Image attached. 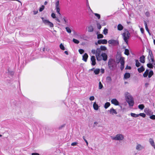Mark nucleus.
I'll list each match as a JSON object with an SVG mask.
<instances>
[{"instance_id":"f03ea898","label":"nucleus","mask_w":155,"mask_h":155,"mask_svg":"<svg viewBox=\"0 0 155 155\" xmlns=\"http://www.w3.org/2000/svg\"><path fill=\"white\" fill-rule=\"evenodd\" d=\"M107 64L109 68L111 71L114 70L117 68V64L114 59H110L108 60Z\"/></svg>"},{"instance_id":"0e129e2a","label":"nucleus","mask_w":155,"mask_h":155,"mask_svg":"<svg viewBox=\"0 0 155 155\" xmlns=\"http://www.w3.org/2000/svg\"><path fill=\"white\" fill-rule=\"evenodd\" d=\"M104 71H105V70H104V69H102V68L101 69V73L103 74V73H104Z\"/></svg>"},{"instance_id":"bb28decb","label":"nucleus","mask_w":155,"mask_h":155,"mask_svg":"<svg viewBox=\"0 0 155 155\" xmlns=\"http://www.w3.org/2000/svg\"><path fill=\"white\" fill-rule=\"evenodd\" d=\"M144 25L145 26V29H146V31L148 32H149V29L147 27V23L146 22V21H144Z\"/></svg>"},{"instance_id":"4c0bfd02","label":"nucleus","mask_w":155,"mask_h":155,"mask_svg":"<svg viewBox=\"0 0 155 155\" xmlns=\"http://www.w3.org/2000/svg\"><path fill=\"white\" fill-rule=\"evenodd\" d=\"M65 29L67 31L68 33H71V29L68 27L65 28Z\"/></svg>"},{"instance_id":"f257e3e1","label":"nucleus","mask_w":155,"mask_h":155,"mask_svg":"<svg viewBox=\"0 0 155 155\" xmlns=\"http://www.w3.org/2000/svg\"><path fill=\"white\" fill-rule=\"evenodd\" d=\"M125 97L129 105L130 106H133L134 104V102L133 98L130 94L127 92H126L125 93Z\"/></svg>"},{"instance_id":"f3484780","label":"nucleus","mask_w":155,"mask_h":155,"mask_svg":"<svg viewBox=\"0 0 155 155\" xmlns=\"http://www.w3.org/2000/svg\"><path fill=\"white\" fill-rule=\"evenodd\" d=\"M144 148V147L140 144H137L136 147V150H140Z\"/></svg>"},{"instance_id":"5701e85b","label":"nucleus","mask_w":155,"mask_h":155,"mask_svg":"<svg viewBox=\"0 0 155 155\" xmlns=\"http://www.w3.org/2000/svg\"><path fill=\"white\" fill-rule=\"evenodd\" d=\"M130 74L129 73H126L124 74V78L127 79L130 78Z\"/></svg>"},{"instance_id":"dca6fc26","label":"nucleus","mask_w":155,"mask_h":155,"mask_svg":"<svg viewBox=\"0 0 155 155\" xmlns=\"http://www.w3.org/2000/svg\"><path fill=\"white\" fill-rule=\"evenodd\" d=\"M144 112L148 115H150L152 114L153 113L148 108H145L144 110Z\"/></svg>"},{"instance_id":"cd10ccee","label":"nucleus","mask_w":155,"mask_h":155,"mask_svg":"<svg viewBox=\"0 0 155 155\" xmlns=\"http://www.w3.org/2000/svg\"><path fill=\"white\" fill-rule=\"evenodd\" d=\"M153 71L152 70L150 71L149 72L148 77L149 78H150L151 77V76L153 75Z\"/></svg>"},{"instance_id":"2f4dec72","label":"nucleus","mask_w":155,"mask_h":155,"mask_svg":"<svg viewBox=\"0 0 155 155\" xmlns=\"http://www.w3.org/2000/svg\"><path fill=\"white\" fill-rule=\"evenodd\" d=\"M136 62V66L137 67H138L140 65V64L139 62L137 60H135Z\"/></svg>"},{"instance_id":"4468645a","label":"nucleus","mask_w":155,"mask_h":155,"mask_svg":"<svg viewBox=\"0 0 155 155\" xmlns=\"http://www.w3.org/2000/svg\"><path fill=\"white\" fill-rule=\"evenodd\" d=\"M101 55V58H103L102 59L104 61H106L107 60V56L105 53H102Z\"/></svg>"},{"instance_id":"39448f33","label":"nucleus","mask_w":155,"mask_h":155,"mask_svg":"<svg viewBox=\"0 0 155 155\" xmlns=\"http://www.w3.org/2000/svg\"><path fill=\"white\" fill-rule=\"evenodd\" d=\"M101 51L99 48H97L96 50V56L97 59L98 61H101L102 60V58L101 55Z\"/></svg>"},{"instance_id":"37998d69","label":"nucleus","mask_w":155,"mask_h":155,"mask_svg":"<svg viewBox=\"0 0 155 155\" xmlns=\"http://www.w3.org/2000/svg\"><path fill=\"white\" fill-rule=\"evenodd\" d=\"M139 116H140L143 117H146V114L144 113H141L138 114Z\"/></svg>"},{"instance_id":"a211bd4d","label":"nucleus","mask_w":155,"mask_h":155,"mask_svg":"<svg viewBox=\"0 0 155 155\" xmlns=\"http://www.w3.org/2000/svg\"><path fill=\"white\" fill-rule=\"evenodd\" d=\"M88 57V55L87 54L85 53L83 56L82 60L85 62L87 61V60Z\"/></svg>"},{"instance_id":"a19ab883","label":"nucleus","mask_w":155,"mask_h":155,"mask_svg":"<svg viewBox=\"0 0 155 155\" xmlns=\"http://www.w3.org/2000/svg\"><path fill=\"white\" fill-rule=\"evenodd\" d=\"M103 87V86L101 81H100L99 83V89H101Z\"/></svg>"},{"instance_id":"412c9836","label":"nucleus","mask_w":155,"mask_h":155,"mask_svg":"<svg viewBox=\"0 0 155 155\" xmlns=\"http://www.w3.org/2000/svg\"><path fill=\"white\" fill-rule=\"evenodd\" d=\"M93 107L94 110H97L98 109L99 107L98 106V105L95 102L93 104Z\"/></svg>"},{"instance_id":"423d86ee","label":"nucleus","mask_w":155,"mask_h":155,"mask_svg":"<svg viewBox=\"0 0 155 155\" xmlns=\"http://www.w3.org/2000/svg\"><path fill=\"white\" fill-rule=\"evenodd\" d=\"M41 18L44 23L46 25H47L50 27H53L54 26L53 24L49 21L48 20L45 19L43 17H41Z\"/></svg>"},{"instance_id":"f8f14e48","label":"nucleus","mask_w":155,"mask_h":155,"mask_svg":"<svg viewBox=\"0 0 155 155\" xmlns=\"http://www.w3.org/2000/svg\"><path fill=\"white\" fill-rule=\"evenodd\" d=\"M91 64L92 65H94L96 64V59L94 56H91Z\"/></svg>"},{"instance_id":"6e6d98bb","label":"nucleus","mask_w":155,"mask_h":155,"mask_svg":"<svg viewBox=\"0 0 155 155\" xmlns=\"http://www.w3.org/2000/svg\"><path fill=\"white\" fill-rule=\"evenodd\" d=\"M94 99V96H91L90 97L89 99L90 101H93Z\"/></svg>"},{"instance_id":"6ab92c4d","label":"nucleus","mask_w":155,"mask_h":155,"mask_svg":"<svg viewBox=\"0 0 155 155\" xmlns=\"http://www.w3.org/2000/svg\"><path fill=\"white\" fill-rule=\"evenodd\" d=\"M140 61L143 63H144L145 62V57L144 55H142L140 58Z\"/></svg>"},{"instance_id":"f704fd0d","label":"nucleus","mask_w":155,"mask_h":155,"mask_svg":"<svg viewBox=\"0 0 155 155\" xmlns=\"http://www.w3.org/2000/svg\"><path fill=\"white\" fill-rule=\"evenodd\" d=\"M99 48L100 49L101 51H105L107 49V48L103 46H101L100 47V48Z\"/></svg>"},{"instance_id":"9d476101","label":"nucleus","mask_w":155,"mask_h":155,"mask_svg":"<svg viewBox=\"0 0 155 155\" xmlns=\"http://www.w3.org/2000/svg\"><path fill=\"white\" fill-rule=\"evenodd\" d=\"M148 57L149 60H150V59L151 60V62H153L154 61L153 55V54L152 51L150 50L149 51V56Z\"/></svg>"},{"instance_id":"ea45409f","label":"nucleus","mask_w":155,"mask_h":155,"mask_svg":"<svg viewBox=\"0 0 155 155\" xmlns=\"http://www.w3.org/2000/svg\"><path fill=\"white\" fill-rule=\"evenodd\" d=\"M147 66L148 67L150 68H153V64H151V63L148 64H147Z\"/></svg>"},{"instance_id":"338daca9","label":"nucleus","mask_w":155,"mask_h":155,"mask_svg":"<svg viewBox=\"0 0 155 155\" xmlns=\"http://www.w3.org/2000/svg\"><path fill=\"white\" fill-rule=\"evenodd\" d=\"M31 155H40L38 153H32L31 154Z\"/></svg>"},{"instance_id":"49530a36","label":"nucleus","mask_w":155,"mask_h":155,"mask_svg":"<svg viewBox=\"0 0 155 155\" xmlns=\"http://www.w3.org/2000/svg\"><path fill=\"white\" fill-rule=\"evenodd\" d=\"M94 15L96 16L98 18V19H100V15L99 14L97 13H94Z\"/></svg>"},{"instance_id":"2eb2a0df","label":"nucleus","mask_w":155,"mask_h":155,"mask_svg":"<svg viewBox=\"0 0 155 155\" xmlns=\"http://www.w3.org/2000/svg\"><path fill=\"white\" fill-rule=\"evenodd\" d=\"M108 111H109L110 113L112 114H117V112L116 110L113 108H112L110 110H108Z\"/></svg>"},{"instance_id":"13d9d810","label":"nucleus","mask_w":155,"mask_h":155,"mask_svg":"<svg viewBox=\"0 0 155 155\" xmlns=\"http://www.w3.org/2000/svg\"><path fill=\"white\" fill-rule=\"evenodd\" d=\"M91 52L93 54H96V51L95 50L93 49L91 51Z\"/></svg>"},{"instance_id":"473e14b6","label":"nucleus","mask_w":155,"mask_h":155,"mask_svg":"<svg viewBox=\"0 0 155 155\" xmlns=\"http://www.w3.org/2000/svg\"><path fill=\"white\" fill-rule=\"evenodd\" d=\"M97 38L98 39L101 38H103V35L101 34H98V32H97Z\"/></svg>"},{"instance_id":"c9c22d12","label":"nucleus","mask_w":155,"mask_h":155,"mask_svg":"<svg viewBox=\"0 0 155 155\" xmlns=\"http://www.w3.org/2000/svg\"><path fill=\"white\" fill-rule=\"evenodd\" d=\"M73 41L76 44H78L80 42L79 41L73 38Z\"/></svg>"},{"instance_id":"a878e982","label":"nucleus","mask_w":155,"mask_h":155,"mask_svg":"<svg viewBox=\"0 0 155 155\" xmlns=\"http://www.w3.org/2000/svg\"><path fill=\"white\" fill-rule=\"evenodd\" d=\"M149 73V70L148 69H147L144 72V74H143V76L144 77H146Z\"/></svg>"},{"instance_id":"9b49d317","label":"nucleus","mask_w":155,"mask_h":155,"mask_svg":"<svg viewBox=\"0 0 155 155\" xmlns=\"http://www.w3.org/2000/svg\"><path fill=\"white\" fill-rule=\"evenodd\" d=\"M97 43L99 44H106L107 43V41L106 39H100L98 41Z\"/></svg>"},{"instance_id":"69168bd1","label":"nucleus","mask_w":155,"mask_h":155,"mask_svg":"<svg viewBox=\"0 0 155 155\" xmlns=\"http://www.w3.org/2000/svg\"><path fill=\"white\" fill-rule=\"evenodd\" d=\"M55 18V20L56 21H57L58 22H60V20L57 17H56V18Z\"/></svg>"},{"instance_id":"09e8293b","label":"nucleus","mask_w":155,"mask_h":155,"mask_svg":"<svg viewBox=\"0 0 155 155\" xmlns=\"http://www.w3.org/2000/svg\"><path fill=\"white\" fill-rule=\"evenodd\" d=\"M44 8L45 6L44 5H42L41 7L40 8H39V11L40 12H42L44 10Z\"/></svg>"},{"instance_id":"0eeeda50","label":"nucleus","mask_w":155,"mask_h":155,"mask_svg":"<svg viewBox=\"0 0 155 155\" xmlns=\"http://www.w3.org/2000/svg\"><path fill=\"white\" fill-rule=\"evenodd\" d=\"M119 62L121 64L120 69L121 70H123L124 68V58L123 57H120V58L119 61H118L117 62V63Z\"/></svg>"},{"instance_id":"5fc2aeb1","label":"nucleus","mask_w":155,"mask_h":155,"mask_svg":"<svg viewBox=\"0 0 155 155\" xmlns=\"http://www.w3.org/2000/svg\"><path fill=\"white\" fill-rule=\"evenodd\" d=\"M51 16L53 18H55L56 17L55 14L54 13H52L51 14Z\"/></svg>"},{"instance_id":"c85d7f7f","label":"nucleus","mask_w":155,"mask_h":155,"mask_svg":"<svg viewBox=\"0 0 155 155\" xmlns=\"http://www.w3.org/2000/svg\"><path fill=\"white\" fill-rule=\"evenodd\" d=\"M110 105V104L109 102H106L104 105V107L105 109H107Z\"/></svg>"},{"instance_id":"e433bc0d","label":"nucleus","mask_w":155,"mask_h":155,"mask_svg":"<svg viewBox=\"0 0 155 155\" xmlns=\"http://www.w3.org/2000/svg\"><path fill=\"white\" fill-rule=\"evenodd\" d=\"M124 54L127 55H129V50L127 49H126L125 50Z\"/></svg>"},{"instance_id":"72a5a7b5","label":"nucleus","mask_w":155,"mask_h":155,"mask_svg":"<svg viewBox=\"0 0 155 155\" xmlns=\"http://www.w3.org/2000/svg\"><path fill=\"white\" fill-rule=\"evenodd\" d=\"M138 107L141 110H142L144 107V106L143 104H141L138 105Z\"/></svg>"},{"instance_id":"603ef678","label":"nucleus","mask_w":155,"mask_h":155,"mask_svg":"<svg viewBox=\"0 0 155 155\" xmlns=\"http://www.w3.org/2000/svg\"><path fill=\"white\" fill-rule=\"evenodd\" d=\"M97 28L99 29H101V25L99 23H97Z\"/></svg>"},{"instance_id":"58836bf2","label":"nucleus","mask_w":155,"mask_h":155,"mask_svg":"<svg viewBox=\"0 0 155 155\" xmlns=\"http://www.w3.org/2000/svg\"><path fill=\"white\" fill-rule=\"evenodd\" d=\"M103 33L105 35H106L108 33V29L105 28L103 30Z\"/></svg>"},{"instance_id":"20e7f679","label":"nucleus","mask_w":155,"mask_h":155,"mask_svg":"<svg viewBox=\"0 0 155 155\" xmlns=\"http://www.w3.org/2000/svg\"><path fill=\"white\" fill-rule=\"evenodd\" d=\"M111 138L113 140L121 141L124 139V137L123 135L119 134H117L115 137H111Z\"/></svg>"},{"instance_id":"a18cd8bd","label":"nucleus","mask_w":155,"mask_h":155,"mask_svg":"<svg viewBox=\"0 0 155 155\" xmlns=\"http://www.w3.org/2000/svg\"><path fill=\"white\" fill-rule=\"evenodd\" d=\"M106 80L107 81H111L112 79L110 77L108 76L106 78Z\"/></svg>"},{"instance_id":"4be33fe9","label":"nucleus","mask_w":155,"mask_h":155,"mask_svg":"<svg viewBox=\"0 0 155 155\" xmlns=\"http://www.w3.org/2000/svg\"><path fill=\"white\" fill-rule=\"evenodd\" d=\"M149 141L150 143L151 144L152 146L154 148H155L154 143L153 139L152 138H150L149 140Z\"/></svg>"},{"instance_id":"3c124183","label":"nucleus","mask_w":155,"mask_h":155,"mask_svg":"<svg viewBox=\"0 0 155 155\" xmlns=\"http://www.w3.org/2000/svg\"><path fill=\"white\" fill-rule=\"evenodd\" d=\"M63 19L64 20V22H65V23H68V19H67L66 18V17H63Z\"/></svg>"},{"instance_id":"ddd939ff","label":"nucleus","mask_w":155,"mask_h":155,"mask_svg":"<svg viewBox=\"0 0 155 155\" xmlns=\"http://www.w3.org/2000/svg\"><path fill=\"white\" fill-rule=\"evenodd\" d=\"M112 104L115 105H118L119 104V103L117 100L116 99H113L111 101Z\"/></svg>"},{"instance_id":"393cba45","label":"nucleus","mask_w":155,"mask_h":155,"mask_svg":"<svg viewBox=\"0 0 155 155\" xmlns=\"http://www.w3.org/2000/svg\"><path fill=\"white\" fill-rule=\"evenodd\" d=\"M117 29L119 31L122 30L124 28L123 26L120 24H119L117 25Z\"/></svg>"},{"instance_id":"8fccbe9b","label":"nucleus","mask_w":155,"mask_h":155,"mask_svg":"<svg viewBox=\"0 0 155 155\" xmlns=\"http://www.w3.org/2000/svg\"><path fill=\"white\" fill-rule=\"evenodd\" d=\"M79 52L80 54H82L84 53V51L82 49H80L79 50Z\"/></svg>"},{"instance_id":"7c9ffc66","label":"nucleus","mask_w":155,"mask_h":155,"mask_svg":"<svg viewBox=\"0 0 155 155\" xmlns=\"http://www.w3.org/2000/svg\"><path fill=\"white\" fill-rule=\"evenodd\" d=\"M130 115L132 117H139L138 114H136L132 113H130Z\"/></svg>"},{"instance_id":"aec40b11","label":"nucleus","mask_w":155,"mask_h":155,"mask_svg":"<svg viewBox=\"0 0 155 155\" xmlns=\"http://www.w3.org/2000/svg\"><path fill=\"white\" fill-rule=\"evenodd\" d=\"M88 31L89 32H92L94 31V28L93 26L90 25L88 26Z\"/></svg>"},{"instance_id":"7ed1b4c3","label":"nucleus","mask_w":155,"mask_h":155,"mask_svg":"<svg viewBox=\"0 0 155 155\" xmlns=\"http://www.w3.org/2000/svg\"><path fill=\"white\" fill-rule=\"evenodd\" d=\"M122 35L124 40L126 43L128 44V39H129L130 37V34L128 31H127L125 32H124L122 34Z\"/></svg>"},{"instance_id":"c03bdc74","label":"nucleus","mask_w":155,"mask_h":155,"mask_svg":"<svg viewBox=\"0 0 155 155\" xmlns=\"http://www.w3.org/2000/svg\"><path fill=\"white\" fill-rule=\"evenodd\" d=\"M60 47L62 50H65V48L64 45L61 43L60 45Z\"/></svg>"},{"instance_id":"e2e57ef3","label":"nucleus","mask_w":155,"mask_h":155,"mask_svg":"<svg viewBox=\"0 0 155 155\" xmlns=\"http://www.w3.org/2000/svg\"><path fill=\"white\" fill-rule=\"evenodd\" d=\"M131 67L130 66H127L125 68V69H131Z\"/></svg>"},{"instance_id":"79ce46f5","label":"nucleus","mask_w":155,"mask_h":155,"mask_svg":"<svg viewBox=\"0 0 155 155\" xmlns=\"http://www.w3.org/2000/svg\"><path fill=\"white\" fill-rule=\"evenodd\" d=\"M8 73H9V74L11 76L13 75L14 74V72L13 71H10V70H8Z\"/></svg>"},{"instance_id":"6e6552de","label":"nucleus","mask_w":155,"mask_h":155,"mask_svg":"<svg viewBox=\"0 0 155 155\" xmlns=\"http://www.w3.org/2000/svg\"><path fill=\"white\" fill-rule=\"evenodd\" d=\"M109 44H111L114 46L117 45L119 44V41L117 40L111 39L108 41Z\"/></svg>"},{"instance_id":"bf43d9fd","label":"nucleus","mask_w":155,"mask_h":155,"mask_svg":"<svg viewBox=\"0 0 155 155\" xmlns=\"http://www.w3.org/2000/svg\"><path fill=\"white\" fill-rule=\"evenodd\" d=\"M83 139L84 140V141L86 143L87 145L88 144V142L87 141V140L84 137V136L83 137Z\"/></svg>"},{"instance_id":"774afa93","label":"nucleus","mask_w":155,"mask_h":155,"mask_svg":"<svg viewBox=\"0 0 155 155\" xmlns=\"http://www.w3.org/2000/svg\"><path fill=\"white\" fill-rule=\"evenodd\" d=\"M34 14V15H36L37 14L38 12V11H33Z\"/></svg>"},{"instance_id":"de8ad7c7","label":"nucleus","mask_w":155,"mask_h":155,"mask_svg":"<svg viewBox=\"0 0 155 155\" xmlns=\"http://www.w3.org/2000/svg\"><path fill=\"white\" fill-rule=\"evenodd\" d=\"M145 15L147 17H149L150 16V13L149 12L147 11L145 12Z\"/></svg>"},{"instance_id":"1a4fd4ad","label":"nucleus","mask_w":155,"mask_h":155,"mask_svg":"<svg viewBox=\"0 0 155 155\" xmlns=\"http://www.w3.org/2000/svg\"><path fill=\"white\" fill-rule=\"evenodd\" d=\"M59 2L58 0H57L55 3V9L57 13L60 16H61V14L60 12L59 8Z\"/></svg>"},{"instance_id":"680f3d73","label":"nucleus","mask_w":155,"mask_h":155,"mask_svg":"<svg viewBox=\"0 0 155 155\" xmlns=\"http://www.w3.org/2000/svg\"><path fill=\"white\" fill-rule=\"evenodd\" d=\"M140 30L141 33L142 34H143L144 33V29L143 28H140Z\"/></svg>"},{"instance_id":"4d7b16f0","label":"nucleus","mask_w":155,"mask_h":155,"mask_svg":"<svg viewBox=\"0 0 155 155\" xmlns=\"http://www.w3.org/2000/svg\"><path fill=\"white\" fill-rule=\"evenodd\" d=\"M77 144H78L77 142H74L72 143L71 144V145L72 146H75Z\"/></svg>"},{"instance_id":"052dcab7","label":"nucleus","mask_w":155,"mask_h":155,"mask_svg":"<svg viewBox=\"0 0 155 155\" xmlns=\"http://www.w3.org/2000/svg\"><path fill=\"white\" fill-rule=\"evenodd\" d=\"M87 5L89 8V9L90 10H91V8H90V6H89V5L88 2V0H87Z\"/></svg>"},{"instance_id":"c756f323","label":"nucleus","mask_w":155,"mask_h":155,"mask_svg":"<svg viewBox=\"0 0 155 155\" xmlns=\"http://www.w3.org/2000/svg\"><path fill=\"white\" fill-rule=\"evenodd\" d=\"M100 71V69L98 68H97L95 69L94 71V73L95 74H99Z\"/></svg>"},{"instance_id":"b1692460","label":"nucleus","mask_w":155,"mask_h":155,"mask_svg":"<svg viewBox=\"0 0 155 155\" xmlns=\"http://www.w3.org/2000/svg\"><path fill=\"white\" fill-rule=\"evenodd\" d=\"M137 70L139 73H141L145 70V68L143 66H141L140 68H139L137 69Z\"/></svg>"},{"instance_id":"864d4df0","label":"nucleus","mask_w":155,"mask_h":155,"mask_svg":"<svg viewBox=\"0 0 155 155\" xmlns=\"http://www.w3.org/2000/svg\"><path fill=\"white\" fill-rule=\"evenodd\" d=\"M150 118L151 119L155 120V115H153L150 116Z\"/></svg>"}]
</instances>
